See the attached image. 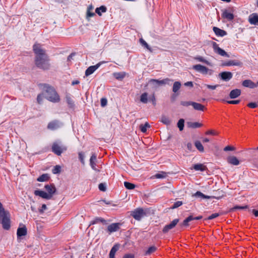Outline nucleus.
Segmentation results:
<instances>
[{
  "label": "nucleus",
  "mask_w": 258,
  "mask_h": 258,
  "mask_svg": "<svg viewBox=\"0 0 258 258\" xmlns=\"http://www.w3.org/2000/svg\"><path fill=\"white\" fill-rule=\"evenodd\" d=\"M33 49L35 54V64L42 69H48L50 66V59L42 46L39 44H35Z\"/></svg>",
  "instance_id": "f257e3e1"
},
{
  "label": "nucleus",
  "mask_w": 258,
  "mask_h": 258,
  "mask_svg": "<svg viewBox=\"0 0 258 258\" xmlns=\"http://www.w3.org/2000/svg\"><path fill=\"white\" fill-rule=\"evenodd\" d=\"M56 192V188L53 184H46L43 189H37L34 191V194L40 198L50 200Z\"/></svg>",
  "instance_id": "f03ea898"
},
{
  "label": "nucleus",
  "mask_w": 258,
  "mask_h": 258,
  "mask_svg": "<svg viewBox=\"0 0 258 258\" xmlns=\"http://www.w3.org/2000/svg\"><path fill=\"white\" fill-rule=\"evenodd\" d=\"M11 215L9 212L5 209L0 202V224L5 230H9L11 227Z\"/></svg>",
  "instance_id": "7ed1b4c3"
},
{
  "label": "nucleus",
  "mask_w": 258,
  "mask_h": 258,
  "mask_svg": "<svg viewBox=\"0 0 258 258\" xmlns=\"http://www.w3.org/2000/svg\"><path fill=\"white\" fill-rule=\"evenodd\" d=\"M192 69L205 76H211L214 74V71L212 69L200 64L193 66Z\"/></svg>",
  "instance_id": "20e7f679"
},
{
  "label": "nucleus",
  "mask_w": 258,
  "mask_h": 258,
  "mask_svg": "<svg viewBox=\"0 0 258 258\" xmlns=\"http://www.w3.org/2000/svg\"><path fill=\"white\" fill-rule=\"evenodd\" d=\"M45 97L50 101L58 102L59 100V97L56 92L55 90L51 88H48L45 91Z\"/></svg>",
  "instance_id": "39448f33"
},
{
  "label": "nucleus",
  "mask_w": 258,
  "mask_h": 258,
  "mask_svg": "<svg viewBox=\"0 0 258 258\" xmlns=\"http://www.w3.org/2000/svg\"><path fill=\"white\" fill-rule=\"evenodd\" d=\"M169 81L168 79H165L164 80H151L148 82V86L153 89L157 88L162 85L166 84H168Z\"/></svg>",
  "instance_id": "423d86ee"
},
{
  "label": "nucleus",
  "mask_w": 258,
  "mask_h": 258,
  "mask_svg": "<svg viewBox=\"0 0 258 258\" xmlns=\"http://www.w3.org/2000/svg\"><path fill=\"white\" fill-rule=\"evenodd\" d=\"M52 151L57 155H60L63 152L67 150V147L60 142H54L52 146Z\"/></svg>",
  "instance_id": "0eeeda50"
},
{
  "label": "nucleus",
  "mask_w": 258,
  "mask_h": 258,
  "mask_svg": "<svg viewBox=\"0 0 258 258\" xmlns=\"http://www.w3.org/2000/svg\"><path fill=\"white\" fill-rule=\"evenodd\" d=\"M212 48L213 49L214 52L221 56L229 57V55L226 52L224 49L221 48L218 44L216 42H213L212 44Z\"/></svg>",
  "instance_id": "6e6552de"
},
{
  "label": "nucleus",
  "mask_w": 258,
  "mask_h": 258,
  "mask_svg": "<svg viewBox=\"0 0 258 258\" xmlns=\"http://www.w3.org/2000/svg\"><path fill=\"white\" fill-rule=\"evenodd\" d=\"M234 11L232 9H226L222 10V18L228 21H232L234 18Z\"/></svg>",
  "instance_id": "1a4fd4ad"
},
{
  "label": "nucleus",
  "mask_w": 258,
  "mask_h": 258,
  "mask_svg": "<svg viewBox=\"0 0 258 258\" xmlns=\"http://www.w3.org/2000/svg\"><path fill=\"white\" fill-rule=\"evenodd\" d=\"M27 234V229L26 226L20 224L17 231V235L18 239H23Z\"/></svg>",
  "instance_id": "9d476101"
},
{
  "label": "nucleus",
  "mask_w": 258,
  "mask_h": 258,
  "mask_svg": "<svg viewBox=\"0 0 258 258\" xmlns=\"http://www.w3.org/2000/svg\"><path fill=\"white\" fill-rule=\"evenodd\" d=\"M140 101L144 103L151 102L153 103L155 102V97L154 95H149L147 93H143L140 97Z\"/></svg>",
  "instance_id": "9b49d317"
},
{
  "label": "nucleus",
  "mask_w": 258,
  "mask_h": 258,
  "mask_svg": "<svg viewBox=\"0 0 258 258\" xmlns=\"http://www.w3.org/2000/svg\"><path fill=\"white\" fill-rule=\"evenodd\" d=\"M132 215L135 219L139 220L145 215V212L142 209H137L132 212Z\"/></svg>",
  "instance_id": "f8f14e48"
},
{
  "label": "nucleus",
  "mask_w": 258,
  "mask_h": 258,
  "mask_svg": "<svg viewBox=\"0 0 258 258\" xmlns=\"http://www.w3.org/2000/svg\"><path fill=\"white\" fill-rule=\"evenodd\" d=\"M227 163L231 165L238 166L241 163V161L234 155L229 156L227 158Z\"/></svg>",
  "instance_id": "ddd939ff"
},
{
  "label": "nucleus",
  "mask_w": 258,
  "mask_h": 258,
  "mask_svg": "<svg viewBox=\"0 0 258 258\" xmlns=\"http://www.w3.org/2000/svg\"><path fill=\"white\" fill-rule=\"evenodd\" d=\"M94 7L92 5H89L86 10V19L88 21L90 20L91 18L95 16V13L94 12Z\"/></svg>",
  "instance_id": "4468645a"
},
{
  "label": "nucleus",
  "mask_w": 258,
  "mask_h": 258,
  "mask_svg": "<svg viewBox=\"0 0 258 258\" xmlns=\"http://www.w3.org/2000/svg\"><path fill=\"white\" fill-rule=\"evenodd\" d=\"M241 65V62L238 60H230L227 61L223 62L221 64L222 67H229V66H240Z\"/></svg>",
  "instance_id": "2eb2a0df"
},
{
  "label": "nucleus",
  "mask_w": 258,
  "mask_h": 258,
  "mask_svg": "<svg viewBox=\"0 0 258 258\" xmlns=\"http://www.w3.org/2000/svg\"><path fill=\"white\" fill-rule=\"evenodd\" d=\"M221 79L225 81H229L233 77V74L230 72H223L219 74Z\"/></svg>",
  "instance_id": "dca6fc26"
},
{
  "label": "nucleus",
  "mask_w": 258,
  "mask_h": 258,
  "mask_svg": "<svg viewBox=\"0 0 258 258\" xmlns=\"http://www.w3.org/2000/svg\"><path fill=\"white\" fill-rule=\"evenodd\" d=\"M248 22L250 24L254 25H258V14L252 13L248 17Z\"/></svg>",
  "instance_id": "f3484780"
},
{
  "label": "nucleus",
  "mask_w": 258,
  "mask_h": 258,
  "mask_svg": "<svg viewBox=\"0 0 258 258\" xmlns=\"http://www.w3.org/2000/svg\"><path fill=\"white\" fill-rule=\"evenodd\" d=\"M100 66V63H98L95 66L89 67L85 71V75L88 76L92 74Z\"/></svg>",
  "instance_id": "a211bd4d"
},
{
  "label": "nucleus",
  "mask_w": 258,
  "mask_h": 258,
  "mask_svg": "<svg viewBox=\"0 0 258 258\" xmlns=\"http://www.w3.org/2000/svg\"><path fill=\"white\" fill-rule=\"evenodd\" d=\"M179 220L178 219H175L174 220H173L170 224L166 225L163 231L164 232H168L169 230L173 228L176 225V224L178 223Z\"/></svg>",
  "instance_id": "6ab92c4d"
},
{
  "label": "nucleus",
  "mask_w": 258,
  "mask_h": 258,
  "mask_svg": "<svg viewBox=\"0 0 258 258\" xmlns=\"http://www.w3.org/2000/svg\"><path fill=\"white\" fill-rule=\"evenodd\" d=\"M242 84L244 87L250 89H253L256 87V85L250 80H245L243 81Z\"/></svg>",
  "instance_id": "aec40b11"
},
{
  "label": "nucleus",
  "mask_w": 258,
  "mask_h": 258,
  "mask_svg": "<svg viewBox=\"0 0 258 258\" xmlns=\"http://www.w3.org/2000/svg\"><path fill=\"white\" fill-rule=\"evenodd\" d=\"M60 126V123L57 121H53L48 124L47 127L51 130L57 129Z\"/></svg>",
  "instance_id": "412c9836"
},
{
  "label": "nucleus",
  "mask_w": 258,
  "mask_h": 258,
  "mask_svg": "<svg viewBox=\"0 0 258 258\" xmlns=\"http://www.w3.org/2000/svg\"><path fill=\"white\" fill-rule=\"evenodd\" d=\"M213 29L217 36L223 37L227 34V33L225 31L222 30L219 28L214 27Z\"/></svg>",
  "instance_id": "4be33fe9"
},
{
  "label": "nucleus",
  "mask_w": 258,
  "mask_h": 258,
  "mask_svg": "<svg viewBox=\"0 0 258 258\" xmlns=\"http://www.w3.org/2000/svg\"><path fill=\"white\" fill-rule=\"evenodd\" d=\"M97 162V156L93 154L91 156L90 159V164L92 168L94 170H97L96 168V163Z\"/></svg>",
  "instance_id": "5701e85b"
},
{
  "label": "nucleus",
  "mask_w": 258,
  "mask_h": 258,
  "mask_svg": "<svg viewBox=\"0 0 258 258\" xmlns=\"http://www.w3.org/2000/svg\"><path fill=\"white\" fill-rule=\"evenodd\" d=\"M191 105L194 108L197 110L204 111L205 109V107L201 104L192 102L191 103Z\"/></svg>",
  "instance_id": "b1692460"
},
{
  "label": "nucleus",
  "mask_w": 258,
  "mask_h": 258,
  "mask_svg": "<svg viewBox=\"0 0 258 258\" xmlns=\"http://www.w3.org/2000/svg\"><path fill=\"white\" fill-rule=\"evenodd\" d=\"M241 94V91L239 89H234L232 90L229 94L231 98H235Z\"/></svg>",
  "instance_id": "393cba45"
},
{
  "label": "nucleus",
  "mask_w": 258,
  "mask_h": 258,
  "mask_svg": "<svg viewBox=\"0 0 258 258\" xmlns=\"http://www.w3.org/2000/svg\"><path fill=\"white\" fill-rule=\"evenodd\" d=\"M119 229V224L117 223H113L109 225L107 227L108 231L113 232L116 231Z\"/></svg>",
  "instance_id": "a878e982"
},
{
  "label": "nucleus",
  "mask_w": 258,
  "mask_h": 258,
  "mask_svg": "<svg viewBox=\"0 0 258 258\" xmlns=\"http://www.w3.org/2000/svg\"><path fill=\"white\" fill-rule=\"evenodd\" d=\"M188 126L190 128H196L203 126L202 123L199 122H190L187 123Z\"/></svg>",
  "instance_id": "bb28decb"
},
{
  "label": "nucleus",
  "mask_w": 258,
  "mask_h": 258,
  "mask_svg": "<svg viewBox=\"0 0 258 258\" xmlns=\"http://www.w3.org/2000/svg\"><path fill=\"white\" fill-rule=\"evenodd\" d=\"M107 9L105 6H102L97 8L95 10V12L100 16H102V13L106 12Z\"/></svg>",
  "instance_id": "cd10ccee"
},
{
  "label": "nucleus",
  "mask_w": 258,
  "mask_h": 258,
  "mask_svg": "<svg viewBox=\"0 0 258 258\" xmlns=\"http://www.w3.org/2000/svg\"><path fill=\"white\" fill-rule=\"evenodd\" d=\"M49 178L48 174H43L37 178V180L39 182H44L47 181Z\"/></svg>",
  "instance_id": "c85d7f7f"
},
{
  "label": "nucleus",
  "mask_w": 258,
  "mask_h": 258,
  "mask_svg": "<svg viewBox=\"0 0 258 258\" xmlns=\"http://www.w3.org/2000/svg\"><path fill=\"white\" fill-rule=\"evenodd\" d=\"M193 196H194L197 198H199L200 199H210L211 198L209 196H206V195H204L203 193H202L200 191H197L196 193H195L193 195Z\"/></svg>",
  "instance_id": "c756f323"
},
{
  "label": "nucleus",
  "mask_w": 258,
  "mask_h": 258,
  "mask_svg": "<svg viewBox=\"0 0 258 258\" xmlns=\"http://www.w3.org/2000/svg\"><path fill=\"white\" fill-rule=\"evenodd\" d=\"M126 75L124 72L115 73L113 74L114 77L118 80H121L123 79Z\"/></svg>",
  "instance_id": "7c9ffc66"
},
{
  "label": "nucleus",
  "mask_w": 258,
  "mask_h": 258,
  "mask_svg": "<svg viewBox=\"0 0 258 258\" xmlns=\"http://www.w3.org/2000/svg\"><path fill=\"white\" fill-rule=\"evenodd\" d=\"M118 249V245L114 246L110 250V252L109 253V257L110 258H115L114 257L115 254Z\"/></svg>",
  "instance_id": "2f4dec72"
},
{
  "label": "nucleus",
  "mask_w": 258,
  "mask_h": 258,
  "mask_svg": "<svg viewBox=\"0 0 258 258\" xmlns=\"http://www.w3.org/2000/svg\"><path fill=\"white\" fill-rule=\"evenodd\" d=\"M195 145L197 149L201 152H204V148L202 143L200 141H196L195 143Z\"/></svg>",
  "instance_id": "473e14b6"
},
{
  "label": "nucleus",
  "mask_w": 258,
  "mask_h": 258,
  "mask_svg": "<svg viewBox=\"0 0 258 258\" xmlns=\"http://www.w3.org/2000/svg\"><path fill=\"white\" fill-rule=\"evenodd\" d=\"M194 169L197 171H204L206 169V167L202 164H197L194 165Z\"/></svg>",
  "instance_id": "72a5a7b5"
},
{
  "label": "nucleus",
  "mask_w": 258,
  "mask_h": 258,
  "mask_svg": "<svg viewBox=\"0 0 258 258\" xmlns=\"http://www.w3.org/2000/svg\"><path fill=\"white\" fill-rule=\"evenodd\" d=\"M160 121L162 123H163L164 124H166V125H169L171 122V120L169 118V117L165 116H162L160 119Z\"/></svg>",
  "instance_id": "f704fd0d"
},
{
  "label": "nucleus",
  "mask_w": 258,
  "mask_h": 258,
  "mask_svg": "<svg viewBox=\"0 0 258 258\" xmlns=\"http://www.w3.org/2000/svg\"><path fill=\"white\" fill-rule=\"evenodd\" d=\"M196 60H197L198 61L204 62L209 66H211V63L209 62L208 60L204 59L203 57L201 56H197L195 58Z\"/></svg>",
  "instance_id": "c9c22d12"
},
{
  "label": "nucleus",
  "mask_w": 258,
  "mask_h": 258,
  "mask_svg": "<svg viewBox=\"0 0 258 258\" xmlns=\"http://www.w3.org/2000/svg\"><path fill=\"white\" fill-rule=\"evenodd\" d=\"M181 83L179 82H175L173 85L172 90L174 92H176L180 89Z\"/></svg>",
  "instance_id": "e433bc0d"
},
{
  "label": "nucleus",
  "mask_w": 258,
  "mask_h": 258,
  "mask_svg": "<svg viewBox=\"0 0 258 258\" xmlns=\"http://www.w3.org/2000/svg\"><path fill=\"white\" fill-rule=\"evenodd\" d=\"M184 120L183 119H180L177 123V126L180 131H181L183 130L184 125Z\"/></svg>",
  "instance_id": "4c0bfd02"
},
{
  "label": "nucleus",
  "mask_w": 258,
  "mask_h": 258,
  "mask_svg": "<svg viewBox=\"0 0 258 258\" xmlns=\"http://www.w3.org/2000/svg\"><path fill=\"white\" fill-rule=\"evenodd\" d=\"M156 249H157V248L154 246H151L146 251L145 254L147 255H150L151 253H153L154 251H155Z\"/></svg>",
  "instance_id": "58836bf2"
},
{
  "label": "nucleus",
  "mask_w": 258,
  "mask_h": 258,
  "mask_svg": "<svg viewBox=\"0 0 258 258\" xmlns=\"http://www.w3.org/2000/svg\"><path fill=\"white\" fill-rule=\"evenodd\" d=\"M61 167L60 165H56L53 168L52 172L53 174H57L60 172Z\"/></svg>",
  "instance_id": "ea45409f"
},
{
  "label": "nucleus",
  "mask_w": 258,
  "mask_h": 258,
  "mask_svg": "<svg viewBox=\"0 0 258 258\" xmlns=\"http://www.w3.org/2000/svg\"><path fill=\"white\" fill-rule=\"evenodd\" d=\"M150 127L148 123L146 122L145 124H141L140 126V128L141 131L143 133H145L147 131L148 128Z\"/></svg>",
  "instance_id": "a19ab883"
},
{
  "label": "nucleus",
  "mask_w": 258,
  "mask_h": 258,
  "mask_svg": "<svg viewBox=\"0 0 258 258\" xmlns=\"http://www.w3.org/2000/svg\"><path fill=\"white\" fill-rule=\"evenodd\" d=\"M124 185L126 188L129 189H132L135 187V185L134 184L128 182H124Z\"/></svg>",
  "instance_id": "79ce46f5"
},
{
  "label": "nucleus",
  "mask_w": 258,
  "mask_h": 258,
  "mask_svg": "<svg viewBox=\"0 0 258 258\" xmlns=\"http://www.w3.org/2000/svg\"><path fill=\"white\" fill-rule=\"evenodd\" d=\"M44 98H46L45 96V92L38 95L37 98L38 102L39 103H41Z\"/></svg>",
  "instance_id": "37998d69"
},
{
  "label": "nucleus",
  "mask_w": 258,
  "mask_h": 258,
  "mask_svg": "<svg viewBox=\"0 0 258 258\" xmlns=\"http://www.w3.org/2000/svg\"><path fill=\"white\" fill-rule=\"evenodd\" d=\"M166 176V174L164 172H160L156 174L154 177L156 178H163Z\"/></svg>",
  "instance_id": "c03bdc74"
},
{
  "label": "nucleus",
  "mask_w": 258,
  "mask_h": 258,
  "mask_svg": "<svg viewBox=\"0 0 258 258\" xmlns=\"http://www.w3.org/2000/svg\"><path fill=\"white\" fill-rule=\"evenodd\" d=\"M47 210V206L45 204H43L38 209V211L40 214H42Z\"/></svg>",
  "instance_id": "a18cd8bd"
},
{
  "label": "nucleus",
  "mask_w": 258,
  "mask_h": 258,
  "mask_svg": "<svg viewBox=\"0 0 258 258\" xmlns=\"http://www.w3.org/2000/svg\"><path fill=\"white\" fill-rule=\"evenodd\" d=\"M194 218H193V217H191V216H189V217H188V218H187L186 219H185V220H184L183 223V224L184 225H185V226H186V225H187L189 221H191V220H194Z\"/></svg>",
  "instance_id": "49530a36"
},
{
  "label": "nucleus",
  "mask_w": 258,
  "mask_h": 258,
  "mask_svg": "<svg viewBox=\"0 0 258 258\" xmlns=\"http://www.w3.org/2000/svg\"><path fill=\"white\" fill-rule=\"evenodd\" d=\"M205 86L207 87V88L211 90H215L217 87H218V85H205Z\"/></svg>",
  "instance_id": "de8ad7c7"
},
{
  "label": "nucleus",
  "mask_w": 258,
  "mask_h": 258,
  "mask_svg": "<svg viewBox=\"0 0 258 258\" xmlns=\"http://www.w3.org/2000/svg\"><path fill=\"white\" fill-rule=\"evenodd\" d=\"M140 42H141V44L143 46H145L148 49L150 50V48L149 47V46H148V44L147 43V42L145 40H144L143 39H140Z\"/></svg>",
  "instance_id": "09e8293b"
},
{
  "label": "nucleus",
  "mask_w": 258,
  "mask_h": 258,
  "mask_svg": "<svg viewBox=\"0 0 258 258\" xmlns=\"http://www.w3.org/2000/svg\"><path fill=\"white\" fill-rule=\"evenodd\" d=\"M79 158H80L81 162L83 164H84V163L85 154L83 153H79Z\"/></svg>",
  "instance_id": "8fccbe9b"
},
{
  "label": "nucleus",
  "mask_w": 258,
  "mask_h": 258,
  "mask_svg": "<svg viewBox=\"0 0 258 258\" xmlns=\"http://www.w3.org/2000/svg\"><path fill=\"white\" fill-rule=\"evenodd\" d=\"M107 101L105 98H102L101 100V105L102 107H104L107 105Z\"/></svg>",
  "instance_id": "3c124183"
},
{
  "label": "nucleus",
  "mask_w": 258,
  "mask_h": 258,
  "mask_svg": "<svg viewBox=\"0 0 258 258\" xmlns=\"http://www.w3.org/2000/svg\"><path fill=\"white\" fill-rule=\"evenodd\" d=\"M247 106L251 108H256L257 106V105L255 102H251L247 104Z\"/></svg>",
  "instance_id": "603ef678"
},
{
  "label": "nucleus",
  "mask_w": 258,
  "mask_h": 258,
  "mask_svg": "<svg viewBox=\"0 0 258 258\" xmlns=\"http://www.w3.org/2000/svg\"><path fill=\"white\" fill-rule=\"evenodd\" d=\"M224 150L225 151H234V150H235V148L233 147H232V146H226L225 147V148L224 149Z\"/></svg>",
  "instance_id": "864d4df0"
},
{
  "label": "nucleus",
  "mask_w": 258,
  "mask_h": 258,
  "mask_svg": "<svg viewBox=\"0 0 258 258\" xmlns=\"http://www.w3.org/2000/svg\"><path fill=\"white\" fill-rule=\"evenodd\" d=\"M99 188L101 191H105L106 190V186L103 183H101L99 185Z\"/></svg>",
  "instance_id": "5fc2aeb1"
},
{
  "label": "nucleus",
  "mask_w": 258,
  "mask_h": 258,
  "mask_svg": "<svg viewBox=\"0 0 258 258\" xmlns=\"http://www.w3.org/2000/svg\"><path fill=\"white\" fill-rule=\"evenodd\" d=\"M181 205H182V202L180 201H178V202H176L175 203H174V204L172 206V208H177V207H179L180 206H181Z\"/></svg>",
  "instance_id": "6e6d98bb"
},
{
  "label": "nucleus",
  "mask_w": 258,
  "mask_h": 258,
  "mask_svg": "<svg viewBox=\"0 0 258 258\" xmlns=\"http://www.w3.org/2000/svg\"><path fill=\"white\" fill-rule=\"evenodd\" d=\"M218 216H219V214L218 213H214V214H213L211 215H210L208 218V219L211 220V219H213L214 218H215L217 217Z\"/></svg>",
  "instance_id": "4d7b16f0"
},
{
  "label": "nucleus",
  "mask_w": 258,
  "mask_h": 258,
  "mask_svg": "<svg viewBox=\"0 0 258 258\" xmlns=\"http://www.w3.org/2000/svg\"><path fill=\"white\" fill-rule=\"evenodd\" d=\"M239 100H231V101H228L227 103L229 104H238L239 103Z\"/></svg>",
  "instance_id": "13d9d810"
},
{
  "label": "nucleus",
  "mask_w": 258,
  "mask_h": 258,
  "mask_svg": "<svg viewBox=\"0 0 258 258\" xmlns=\"http://www.w3.org/2000/svg\"><path fill=\"white\" fill-rule=\"evenodd\" d=\"M207 135H215L216 133L214 131L210 130L206 132Z\"/></svg>",
  "instance_id": "bf43d9fd"
},
{
  "label": "nucleus",
  "mask_w": 258,
  "mask_h": 258,
  "mask_svg": "<svg viewBox=\"0 0 258 258\" xmlns=\"http://www.w3.org/2000/svg\"><path fill=\"white\" fill-rule=\"evenodd\" d=\"M192 102H183L181 104L183 106H188L191 105Z\"/></svg>",
  "instance_id": "052dcab7"
},
{
  "label": "nucleus",
  "mask_w": 258,
  "mask_h": 258,
  "mask_svg": "<svg viewBox=\"0 0 258 258\" xmlns=\"http://www.w3.org/2000/svg\"><path fill=\"white\" fill-rule=\"evenodd\" d=\"M184 85L186 86L192 87L193 84L191 82H186L185 83H184Z\"/></svg>",
  "instance_id": "680f3d73"
},
{
  "label": "nucleus",
  "mask_w": 258,
  "mask_h": 258,
  "mask_svg": "<svg viewBox=\"0 0 258 258\" xmlns=\"http://www.w3.org/2000/svg\"><path fill=\"white\" fill-rule=\"evenodd\" d=\"M123 258H134V256L132 254H126L123 257Z\"/></svg>",
  "instance_id": "e2e57ef3"
},
{
  "label": "nucleus",
  "mask_w": 258,
  "mask_h": 258,
  "mask_svg": "<svg viewBox=\"0 0 258 258\" xmlns=\"http://www.w3.org/2000/svg\"><path fill=\"white\" fill-rule=\"evenodd\" d=\"M192 144L190 143L187 144V148L189 150H191L192 149Z\"/></svg>",
  "instance_id": "0e129e2a"
},
{
  "label": "nucleus",
  "mask_w": 258,
  "mask_h": 258,
  "mask_svg": "<svg viewBox=\"0 0 258 258\" xmlns=\"http://www.w3.org/2000/svg\"><path fill=\"white\" fill-rule=\"evenodd\" d=\"M245 208H246V206L245 207H241V206H239V207H235L234 208V209H240V210H242V209H244Z\"/></svg>",
  "instance_id": "69168bd1"
},
{
  "label": "nucleus",
  "mask_w": 258,
  "mask_h": 258,
  "mask_svg": "<svg viewBox=\"0 0 258 258\" xmlns=\"http://www.w3.org/2000/svg\"><path fill=\"white\" fill-rule=\"evenodd\" d=\"M252 213L254 214V215L255 216H258V211L255 210H253L252 211Z\"/></svg>",
  "instance_id": "338daca9"
},
{
  "label": "nucleus",
  "mask_w": 258,
  "mask_h": 258,
  "mask_svg": "<svg viewBox=\"0 0 258 258\" xmlns=\"http://www.w3.org/2000/svg\"><path fill=\"white\" fill-rule=\"evenodd\" d=\"M203 141L204 143H206L209 142V140L208 138H204Z\"/></svg>",
  "instance_id": "774afa93"
}]
</instances>
